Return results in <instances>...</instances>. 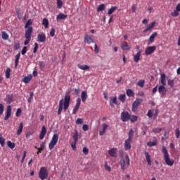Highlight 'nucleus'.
<instances>
[{"instance_id": "f257e3e1", "label": "nucleus", "mask_w": 180, "mask_h": 180, "mask_svg": "<svg viewBox=\"0 0 180 180\" xmlns=\"http://www.w3.org/2000/svg\"><path fill=\"white\" fill-rule=\"evenodd\" d=\"M70 101H71V96L66 94L64 97V99L62 98L59 101L58 115H61V112H63V109L65 112V110H67V109L70 108Z\"/></svg>"}, {"instance_id": "f03ea898", "label": "nucleus", "mask_w": 180, "mask_h": 180, "mask_svg": "<svg viewBox=\"0 0 180 180\" xmlns=\"http://www.w3.org/2000/svg\"><path fill=\"white\" fill-rule=\"evenodd\" d=\"M162 153L164 154V160L166 165H168L169 167H172L175 161L174 160V159H171V158L169 157V153H168V150H167V147L164 146L162 147Z\"/></svg>"}, {"instance_id": "7ed1b4c3", "label": "nucleus", "mask_w": 180, "mask_h": 180, "mask_svg": "<svg viewBox=\"0 0 180 180\" xmlns=\"http://www.w3.org/2000/svg\"><path fill=\"white\" fill-rule=\"evenodd\" d=\"M32 33H33V27H29L26 31H25V40L24 41L25 46H27L29 43H30V40L32 39Z\"/></svg>"}, {"instance_id": "20e7f679", "label": "nucleus", "mask_w": 180, "mask_h": 180, "mask_svg": "<svg viewBox=\"0 0 180 180\" xmlns=\"http://www.w3.org/2000/svg\"><path fill=\"white\" fill-rule=\"evenodd\" d=\"M49 176V171L45 167H41L39 172V178L41 180L47 179Z\"/></svg>"}, {"instance_id": "39448f33", "label": "nucleus", "mask_w": 180, "mask_h": 180, "mask_svg": "<svg viewBox=\"0 0 180 180\" xmlns=\"http://www.w3.org/2000/svg\"><path fill=\"white\" fill-rule=\"evenodd\" d=\"M58 143V134H54L52 136V139L49 144V150H53L56 145Z\"/></svg>"}, {"instance_id": "423d86ee", "label": "nucleus", "mask_w": 180, "mask_h": 180, "mask_svg": "<svg viewBox=\"0 0 180 180\" xmlns=\"http://www.w3.org/2000/svg\"><path fill=\"white\" fill-rule=\"evenodd\" d=\"M126 162L127 164V165H130V158H129V155L126 154L125 155V159L122 158L120 162V167H121V169L122 171H125L126 170Z\"/></svg>"}, {"instance_id": "0eeeda50", "label": "nucleus", "mask_w": 180, "mask_h": 180, "mask_svg": "<svg viewBox=\"0 0 180 180\" xmlns=\"http://www.w3.org/2000/svg\"><path fill=\"white\" fill-rule=\"evenodd\" d=\"M72 139L74 141L71 143V147L72 150H77V143H78V131L75 130V133L73 134Z\"/></svg>"}, {"instance_id": "6e6552de", "label": "nucleus", "mask_w": 180, "mask_h": 180, "mask_svg": "<svg viewBox=\"0 0 180 180\" xmlns=\"http://www.w3.org/2000/svg\"><path fill=\"white\" fill-rule=\"evenodd\" d=\"M143 102V99L141 98H136L135 101H134L132 104V112H137V109H139V106L141 105V103Z\"/></svg>"}, {"instance_id": "1a4fd4ad", "label": "nucleus", "mask_w": 180, "mask_h": 180, "mask_svg": "<svg viewBox=\"0 0 180 180\" xmlns=\"http://www.w3.org/2000/svg\"><path fill=\"white\" fill-rule=\"evenodd\" d=\"M122 122H129L130 120V113L127 111H123L121 112Z\"/></svg>"}, {"instance_id": "9d476101", "label": "nucleus", "mask_w": 180, "mask_h": 180, "mask_svg": "<svg viewBox=\"0 0 180 180\" xmlns=\"http://www.w3.org/2000/svg\"><path fill=\"white\" fill-rule=\"evenodd\" d=\"M147 116H148L150 118L153 117V120H155L158 116V109L155 110H149L147 113Z\"/></svg>"}, {"instance_id": "9b49d317", "label": "nucleus", "mask_w": 180, "mask_h": 180, "mask_svg": "<svg viewBox=\"0 0 180 180\" xmlns=\"http://www.w3.org/2000/svg\"><path fill=\"white\" fill-rule=\"evenodd\" d=\"M155 50H157V47L155 46H148L145 50V54L146 56H150V54H153Z\"/></svg>"}, {"instance_id": "f8f14e48", "label": "nucleus", "mask_w": 180, "mask_h": 180, "mask_svg": "<svg viewBox=\"0 0 180 180\" xmlns=\"http://www.w3.org/2000/svg\"><path fill=\"white\" fill-rule=\"evenodd\" d=\"M179 12H180V3H179L176 5V9L174 11V12L171 13V16H173V18H177V16H179Z\"/></svg>"}, {"instance_id": "ddd939ff", "label": "nucleus", "mask_w": 180, "mask_h": 180, "mask_svg": "<svg viewBox=\"0 0 180 180\" xmlns=\"http://www.w3.org/2000/svg\"><path fill=\"white\" fill-rule=\"evenodd\" d=\"M12 113V106L11 105H8L6 112V116L4 117V120H8L9 117H11Z\"/></svg>"}, {"instance_id": "4468645a", "label": "nucleus", "mask_w": 180, "mask_h": 180, "mask_svg": "<svg viewBox=\"0 0 180 180\" xmlns=\"http://www.w3.org/2000/svg\"><path fill=\"white\" fill-rule=\"evenodd\" d=\"M79 106H81V99L78 98L76 101V105L73 108V111H72L73 115H75V113L78 112V110L79 109Z\"/></svg>"}, {"instance_id": "2eb2a0df", "label": "nucleus", "mask_w": 180, "mask_h": 180, "mask_svg": "<svg viewBox=\"0 0 180 180\" xmlns=\"http://www.w3.org/2000/svg\"><path fill=\"white\" fill-rule=\"evenodd\" d=\"M37 41H39V43H46V34H39L37 35Z\"/></svg>"}, {"instance_id": "dca6fc26", "label": "nucleus", "mask_w": 180, "mask_h": 180, "mask_svg": "<svg viewBox=\"0 0 180 180\" xmlns=\"http://www.w3.org/2000/svg\"><path fill=\"white\" fill-rule=\"evenodd\" d=\"M158 92H159V94H160L161 98H164V96H165V92H167L165 86H164V85L159 86Z\"/></svg>"}, {"instance_id": "f3484780", "label": "nucleus", "mask_w": 180, "mask_h": 180, "mask_svg": "<svg viewBox=\"0 0 180 180\" xmlns=\"http://www.w3.org/2000/svg\"><path fill=\"white\" fill-rule=\"evenodd\" d=\"M117 148H113L108 150V154L110 155V157H112L114 158H117Z\"/></svg>"}, {"instance_id": "a211bd4d", "label": "nucleus", "mask_w": 180, "mask_h": 180, "mask_svg": "<svg viewBox=\"0 0 180 180\" xmlns=\"http://www.w3.org/2000/svg\"><path fill=\"white\" fill-rule=\"evenodd\" d=\"M131 149V139H126L124 143V150L129 151Z\"/></svg>"}, {"instance_id": "6ab92c4d", "label": "nucleus", "mask_w": 180, "mask_h": 180, "mask_svg": "<svg viewBox=\"0 0 180 180\" xmlns=\"http://www.w3.org/2000/svg\"><path fill=\"white\" fill-rule=\"evenodd\" d=\"M47 134V129H46L45 126H43L41 128V133L39 134V140H43Z\"/></svg>"}, {"instance_id": "aec40b11", "label": "nucleus", "mask_w": 180, "mask_h": 180, "mask_svg": "<svg viewBox=\"0 0 180 180\" xmlns=\"http://www.w3.org/2000/svg\"><path fill=\"white\" fill-rule=\"evenodd\" d=\"M143 51L139 50L136 55L134 56V61L139 63L140 61V57H141V53Z\"/></svg>"}, {"instance_id": "412c9836", "label": "nucleus", "mask_w": 180, "mask_h": 180, "mask_svg": "<svg viewBox=\"0 0 180 180\" xmlns=\"http://www.w3.org/2000/svg\"><path fill=\"white\" fill-rule=\"evenodd\" d=\"M160 82L162 85L166 86L167 85V75L165 73H162L160 75Z\"/></svg>"}, {"instance_id": "4be33fe9", "label": "nucleus", "mask_w": 180, "mask_h": 180, "mask_svg": "<svg viewBox=\"0 0 180 180\" xmlns=\"http://www.w3.org/2000/svg\"><path fill=\"white\" fill-rule=\"evenodd\" d=\"M5 102H6L8 105H11V103L13 102V96L7 94L5 98Z\"/></svg>"}, {"instance_id": "5701e85b", "label": "nucleus", "mask_w": 180, "mask_h": 180, "mask_svg": "<svg viewBox=\"0 0 180 180\" xmlns=\"http://www.w3.org/2000/svg\"><path fill=\"white\" fill-rule=\"evenodd\" d=\"M84 43H86L87 44H91V43H94V39H92V37H91V36L86 34L84 37Z\"/></svg>"}, {"instance_id": "b1692460", "label": "nucleus", "mask_w": 180, "mask_h": 180, "mask_svg": "<svg viewBox=\"0 0 180 180\" xmlns=\"http://www.w3.org/2000/svg\"><path fill=\"white\" fill-rule=\"evenodd\" d=\"M114 105H117V97H110V105L113 107Z\"/></svg>"}, {"instance_id": "393cba45", "label": "nucleus", "mask_w": 180, "mask_h": 180, "mask_svg": "<svg viewBox=\"0 0 180 180\" xmlns=\"http://www.w3.org/2000/svg\"><path fill=\"white\" fill-rule=\"evenodd\" d=\"M86 98H88V94L86 93V91H82L81 94V98L82 102L84 103L86 102Z\"/></svg>"}, {"instance_id": "a878e982", "label": "nucleus", "mask_w": 180, "mask_h": 180, "mask_svg": "<svg viewBox=\"0 0 180 180\" xmlns=\"http://www.w3.org/2000/svg\"><path fill=\"white\" fill-rule=\"evenodd\" d=\"M22 131H23V122H20L17 130V135L20 136V134H22Z\"/></svg>"}, {"instance_id": "bb28decb", "label": "nucleus", "mask_w": 180, "mask_h": 180, "mask_svg": "<svg viewBox=\"0 0 180 180\" xmlns=\"http://www.w3.org/2000/svg\"><path fill=\"white\" fill-rule=\"evenodd\" d=\"M68 15H64L63 13H60L59 15H57L56 17V20L58 22L60 20H63V19H67Z\"/></svg>"}, {"instance_id": "cd10ccee", "label": "nucleus", "mask_w": 180, "mask_h": 180, "mask_svg": "<svg viewBox=\"0 0 180 180\" xmlns=\"http://www.w3.org/2000/svg\"><path fill=\"white\" fill-rule=\"evenodd\" d=\"M32 78H33V76H32V75H30L28 76H25L22 79V81L25 82V84H29V82L32 81Z\"/></svg>"}, {"instance_id": "c85d7f7f", "label": "nucleus", "mask_w": 180, "mask_h": 180, "mask_svg": "<svg viewBox=\"0 0 180 180\" xmlns=\"http://www.w3.org/2000/svg\"><path fill=\"white\" fill-rule=\"evenodd\" d=\"M121 49L122 50H130L131 49V46H130L129 44H127V42L121 44Z\"/></svg>"}, {"instance_id": "c756f323", "label": "nucleus", "mask_w": 180, "mask_h": 180, "mask_svg": "<svg viewBox=\"0 0 180 180\" xmlns=\"http://www.w3.org/2000/svg\"><path fill=\"white\" fill-rule=\"evenodd\" d=\"M158 143V141L155 139L153 141H149L147 143L148 147H154V146H157Z\"/></svg>"}, {"instance_id": "7c9ffc66", "label": "nucleus", "mask_w": 180, "mask_h": 180, "mask_svg": "<svg viewBox=\"0 0 180 180\" xmlns=\"http://www.w3.org/2000/svg\"><path fill=\"white\" fill-rule=\"evenodd\" d=\"M77 67H78V68H79V70H82L83 71L89 70V66H88L87 65L78 64Z\"/></svg>"}, {"instance_id": "2f4dec72", "label": "nucleus", "mask_w": 180, "mask_h": 180, "mask_svg": "<svg viewBox=\"0 0 180 180\" xmlns=\"http://www.w3.org/2000/svg\"><path fill=\"white\" fill-rule=\"evenodd\" d=\"M158 33L155 32L153 34H152L149 37V41L150 43H154V40H155V37H157Z\"/></svg>"}, {"instance_id": "473e14b6", "label": "nucleus", "mask_w": 180, "mask_h": 180, "mask_svg": "<svg viewBox=\"0 0 180 180\" xmlns=\"http://www.w3.org/2000/svg\"><path fill=\"white\" fill-rule=\"evenodd\" d=\"M145 157L146 158V161L149 165H151V158H150V153L148 152H145Z\"/></svg>"}, {"instance_id": "72a5a7b5", "label": "nucleus", "mask_w": 180, "mask_h": 180, "mask_svg": "<svg viewBox=\"0 0 180 180\" xmlns=\"http://www.w3.org/2000/svg\"><path fill=\"white\" fill-rule=\"evenodd\" d=\"M19 58H20V52H19L15 56V68L18 67V64H19Z\"/></svg>"}, {"instance_id": "f704fd0d", "label": "nucleus", "mask_w": 180, "mask_h": 180, "mask_svg": "<svg viewBox=\"0 0 180 180\" xmlns=\"http://www.w3.org/2000/svg\"><path fill=\"white\" fill-rule=\"evenodd\" d=\"M118 98L120 102L124 103L126 102V94H120Z\"/></svg>"}, {"instance_id": "c9c22d12", "label": "nucleus", "mask_w": 180, "mask_h": 180, "mask_svg": "<svg viewBox=\"0 0 180 180\" xmlns=\"http://www.w3.org/2000/svg\"><path fill=\"white\" fill-rule=\"evenodd\" d=\"M126 94L129 98H131V96H134V91H133V90L130 89H127Z\"/></svg>"}, {"instance_id": "e433bc0d", "label": "nucleus", "mask_w": 180, "mask_h": 180, "mask_svg": "<svg viewBox=\"0 0 180 180\" xmlns=\"http://www.w3.org/2000/svg\"><path fill=\"white\" fill-rule=\"evenodd\" d=\"M137 119H139V117H137V115H130L129 120H130L131 123H135V122L137 120Z\"/></svg>"}, {"instance_id": "4c0bfd02", "label": "nucleus", "mask_w": 180, "mask_h": 180, "mask_svg": "<svg viewBox=\"0 0 180 180\" xmlns=\"http://www.w3.org/2000/svg\"><path fill=\"white\" fill-rule=\"evenodd\" d=\"M32 23H33V20L32 19L28 20L25 25V29H29V27H30Z\"/></svg>"}, {"instance_id": "58836bf2", "label": "nucleus", "mask_w": 180, "mask_h": 180, "mask_svg": "<svg viewBox=\"0 0 180 180\" xmlns=\"http://www.w3.org/2000/svg\"><path fill=\"white\" fill-rule=\"evenodd\" d=\"M7 146H8V147H9V148H11V149L15 148V147L16 146L15 143L11 141H7Z\"/></svg>"}, {"instance_id": "ea45409f", "label": "nucleus", "mask_w": 180, "mask_h": 180, "mask_svg": "<svg viewBox=\"0 0 180 180\" xmlns=\"http://www.w3.org/2000/svg\"><path fill=\"white\" fill-rule=\"evenodd\" d=\"M1 37L3 40H8V39H9V35L5 31H3L1 32Z\"/></svg>"}, {"instance_id": "a19ab883", "label": "nucleus", "mask_w": 180, "mask_h": 180, "mask_svg": "<svg viewBox=\"0 0 180 180\" xmlns=\"http://www.w3.org/2000/svg\"><path fill=\"white\" fill-rule=\"evenodd\" d=\"M44 145H45L44 142L41 143L40 148H38V151L37 152V154H40V153H41V151L44 150Z\"/></svg>"}, {"instance_id": "79ce46f5", "label": "nucleus", "mask_w": 180, "mask_h": 180, "mask_svg": "<svg viewBox=\"0 0 180 180\" xmlns=\"http://www.w3.org/2000/svg\"><path fill=\"white\" fill-rule=\"evenodd\" d=\"M116 9H117V6H112L111 7L108 12V15H112V13H113V12H115V11H116Z\"/></svg>"}, {"instance_id": "37998d69", "label": "nucleus", "mask_w": 180, "mask_h": 180, "mask_svg": "<svg viewBox=\"0 0 180 180\" xmlns=\"http://www.w3.org/2000/svg\"><path fill=\"white\" fill-rule=\"evenodd\" d=\"M42 25L46 28L49 27V20H47L46 18H44L42 20Z\"/></svg>"}, {"instance_id": "c03bdc74", "label": "nucleus", "mask_w": 180, "mask_h": 180, "mask_svg": "<svg viewBox=\"0 0 180 180\" xmlns=\"http://www.w3.org/2000/svg\"><path fill=\"white\" fill-rule=\"evenodd\" d=\"M167 85H169V86H170V88H174V80L169 79L167 80Z\"/></svg>"}, {"instance_id": "a18cd8bd", "label": "nucleus", "mask_w": 180, "mask_h": 180, "mask_svg": "<svg viewBox=\"0 0 180 180\" xmlns=\"http://www.w3.org/2000/svg\"><path fill=\"white\" fill-rule=\"evenodd\" d=\"M33 96H34V94L33 93V91H30V97L27 99L28 103H32V100L33 99Z\"/></svg>"}, {"instance_id": "49530a36", "label": "nucleus", "mask_w": 180, "mask_h": 180, "mask_svg": "<svg viewBox=\"0 0 180 180\" xmlns=\"http://www.w3.org/2000/svg\"><path fill=\"white\" fill-rule=\"evenodd\" d=\"M105 10V4H101L97 8V12H102Z\"/></svg>"}, {"instance_id": "de8ad7c7", "label": "nucleus", "mask_w": 180, "mask_h": 180, "mask_svg": "<svg viewBox=\"0 0 180 180\" xmlns=\"http://www.w3.org/2000/svg\"><path fill=\"white\" fill-rule=\"evenodd\" d=\"M0 144L1 147H4L5 146V139L2 137V134H0Z\"/></svg>"}, {"instance_id": "09e8293b", "label": "nucleus", "mask_w": 180, "mask_h": 180, "mask_svg": "<svg viewBox=\"0 0 180 180\" xmlns=\"http://www.w3.org/2000/svg\"><path fill=\"white\" fill-rule=\"evenodd\" d=\"M134 135V131H133V129H131L129 132V137L128 139L129 140H131L133 139V136Z\"/></svg>"}, {"instance_id": "8fccbe9b", "label": "nucleus", "mask_w": 180, "mask_h": 180, "mask_svg": "<svg viewBox=\"0 0 180 180\" xmlns=\"http://www.w3.org/2000/svg\"><path fill=\"white\" fill-rule=\"evenodd\" d=\"M161 131H162V129L161 128H155L153 129V133H155V134L161 133Z\"/></svg>"}, {"instance_id": "3c124183", "label": "nucleus", "mask_w": 180, "mask_h": 180, "mask_svg": "<svg viewBox=\"0 0 180 180\" xmlns=\"http://www.w3.org/2000/svg\"><path fill=\"white\" fill-rule=\"evenodd\" d=\"M154 26H155V22H152L150 25L147 26V30H151V29H153Z\"/></svg>"}, {"instance_id": "603ef678", "label": "nucleus", "mask_w": 180, "mask_h": 180, "mask_svg": "<svg viewBox=\"0 0 180 180\" xmlns=\"http://www.w3.org/2000/svg\"><path fill=\"white\" fill-rule=\"evenodd\" d=\"M37 50H39V44L34 43V47L33 48L34 54H36V53H37Z\"/></svg>"}, {"instance_id": "864d4df0", "label": "nucleus", "mask_w": 180, "mask_h": 180, "mask_svg": "<svg viewBox=\"0 0 180 180\" xmlns=\"http://www.w3.org/2000/svg\"><path fill=\"white\" fill-rule=\"evenodd\" d=\"M57 8L61 9L63 8V1L61 0H57Z\"/></svg>"}, {"instance_id": "5fc2aeb1", "label": "nucleus", "mask_w": 180, "mask_h": 180, "mask_svg": "<svg viewBox=\"0 0 180 180\" xmlns=\"http://www.w3.org/2000/svg\"><path fill=\"white\" fill-rule=\"evenodd\" d=\"M11 77V68H7L6 70V78L8 79Z\"/></svg>"}, {"instance_id": "6e6d98bb", "label": "nucleus", "mask_w": 180, "mask_h": 180, "mask_svg": "<svg viewBox=\"0 0 180 180\" xmlns=\"http://www.w3.org/2000/svg\"><path fill=\"white\" fill-rule=\"evenodd\" d=\"M145 81L144 80H139L138 82H137V85L138 86H141V88H143V86H144V84H145Z\"/></svg>"}, {"instance_id": "4d7b16f0", "label": "nucleus", "mask_w": 180, "mask_h": 180, "mask_svg": "<svg viewBox=\"0 0 180 180\" xmlns=\"http://www.w3.org/2000/svg\"><path fill=\"white\" fill-rule=\"evenodd\" d=\"M50 36L51 37H54V36H56V29H54V27H52L51 31H50Z\"/></svg>"}, {"instance_id": "13d9d810", "label": "nucleus", "mask_w": 180, "mask_h": 180, "mask_svg": "<svg viewBox=\"0 0 180 180\" xmlns=\"http://www.w3.org/2000/svg\"><path fill=\"white\" fill-rule=\"evenodd\" d=\"M33 134H34V131H28L26 134V138L27 139H30V137H32V136H33Z\"/></svg>"}, {"instance_id": "bf43d9fd", "label": "nucleus", "mask_w": 180, "mask_h": 180, "mask_svg": "<svg viewBox=\"0 0 180 180\" xmlns=\"http://www.w3.org/2000/svg\"><path fill=\"white\" fill-rule=\"evenodd\" d=\"M20 115H22V108H18L16 113H15L16 117H19V116Z\"/></svg>"}, {"instance_id": "052dcab7", "label": "nucleus", "mask_w": 180, "mask_h": 180, "mask_svg": "<svg viewBox=\"0 0 180 180\" xmlns=\"http://www.w3.org/2000/svg\"><path fill=\"white\" fill-rule=\"evenodd\" d=\"M84 120L82 118H77L76 120V124H82Z\"/></svg>"}, {"instance_id": "680f3d73", "label": "nucleus", "mask_w": 180, "mask_h": 180, "mask_svg": "<svg viewBox=\"0 0 180 180\" xmlns=\"http://www.w3.org/2000/svg\"><path fill=\"white\" fill-rule=\"evenodd\" d=\"M26 53H27V46H24L21 51V54L25 56Z\"/></svg>"}, {"instance_id": "e2e57ef3", "label": "nucleus", "mask_w": 180, "mask_h": 180, "mask_svg": "<svg viewBox=\"0 0 180 180\" xmlns=\"http://www.w3.org/2000/svg\"><path fill=\"white\" fill-rule=\"evenodd\" d=\"M175 136H176V139H179V136H180L179 128L176 129V130H175Z\"/></svg>"}, {"instance_id": "0e129e2a", "label": "nucleus", "mask_w": 180, "mask_h": 180, "mask_svg": "<svg viewBox=\"0 0 180 180\" xmlns=\"http://www.w3.org/2000/svg\"><path fill=\"white\" fill-rule=\"evenodd\" d=\"M82 129H83L84 131H88V130H89V127L88 126V124H84L82 126Z\"/></svg>"}, {"instance_id": "69168bd1", "label": "nucleus", "mask_w": 180, "mask_h": 180, "mask_svg": "<svg viewBox=\"0 0 180 180\" xmlns=\"http://www.w3.org/2000/svg\"><path fill=\"white\" fill-rule=\"evenodd\" d=\"M4 104L0 103V116L4 115Z\"/></svg>"}, {"instance_id": "338daca9", "label": "nucleus", "mask_w": 180, "mask_h": 180, "mask_svg": "<svg viewBox=\"0 0 180 180\" xmlns=\"http://www.w3.org/2000/svg\"><path fill=\"white\" fill-rule=\"evenodd\" d=\"M20 49V43H16L14 45V50H19Z\"/></svg>"}, {"instance_id": "774afa93", "label": "nucleus", "mask_w": 180, "mask_h": 180, "mask_svg": "<svg viewBox=\"0 0 180 180\" xmlns=\"http://www.w3.org/2000/svg\"><path fill=\"white\" fill-rule=\"evenodd\" d=\"M83 153L85 154V155H87L88 153H89V149H88L86 147H84Z\"/></svg>"}]
</instances>
